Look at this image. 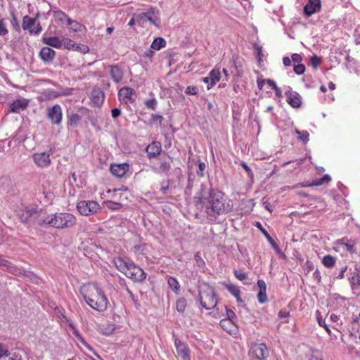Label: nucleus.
Here are the masks:
<instances>
[{
  "label": "nucleus",
  "instance_id": "nucleus-1",
  "mask_svg": "<svg viewBox=\"0 0 360 360\" xmlns=\"http://www.w3.org/2000/svg\"><path fill=\"white\" fill-rule=\"evenodd\" d=\"M194 200L198 205H203L207 217L211 219H215L218 216L227 214L233 210L232 201L218 189L211 188L207 195L205 188L202 187L194 197Z\"/></svg>",
  "mask_w": 360,
  "mask_h": 360
},
{
  "label": "nucleus",
  "instance_id": "nucleus-2",
  "mask_svg": "<svg viewBox=\"0 0 360 360\" xmlns=\"http://www.w3.org/2000/svg\"><path fill=\"white\" fill-rule=\"evenodd\" d=\"M82 294L92 309L103 312L107 309L108 300L103 291L96 284H89L82 288Z\"/></svg>",
  "mask_w": 360,
  "mask_h": 360
},
{
  "label": "nucleus",
  "instance_id": "nucleus-3",
  "mask_svg": "<svg viewBox=\"0 0 360 360\" xmlns=\"http://www.w3.org/2000/svg\"><path fill=\"white\" fill-rule=\"evenodd\" d=\"M76 217L68 212H56L40 219V224L58 229L72 228L76 224Z\"/></svg>",
  "mask_w": 360,
  "mask_h": 360
},
{
  "label": "nucleus",
  "instance_id": "nucleus-4",
  "mask_svg": "<svg viewBox=\"0 0 360 360\" xmlns=\"http://www.w3.org/2000/svg\"><path fill=\"white\" fill-rule=\"evenodd\" d=\"M113 264L120 272L134 281L142 282L146 278L144 271L132 262L117 257L114 259Z\"/></svg>",
  "mask_w": 360,
  "mask_h": 360
},
{
  "label": "nucleus",
  "instance_id": "nucleus-5",
  "mask_svg": "<svg viewBox=\"0 0 360 360\" xmlns=\"http://www.w3.org/2000/svg\"><path fill=\"white\" fill-rule=\"evenodd\" d=\"M149 22L156 27H160L161 25L160 13L156 8H150L146 12H143L136 14V22L142 27Z\"/></svg>",
  "mask_w": 360,
  "mask_h": 360
},
{
  "label": "nucleus",
  "instance_id": "nucleus-6",
  "mask_svg": "<svg viewBox=\"0 0 360 360\" xmlns=\"http://www.w3.org/2000/svg\"><path fill=\"white\" fill-rule=\"evenodd\" d=\"M200 304L207 310L214 309L217 304V295L214 289L205 285L199 292Z\"/></svg>",
  "mask_w": 360,
  "mask_h": 360
},
{
  "label": "nucleus",
  "instance_id": "nucleus-7",
  "mask_svg": "<svg viewBox=\"0 0 360 360\" xmlns=\"http://www.w3.org/2000/svg\"><path fill=\"white\" fill-rule=\"evenodd\" d=\"M77 209L84 216L96 214L101 209L99 204L94 200H82L77 202Z\"/></svg>",
  "mask_w": 360,
  "mask_h": 360
},
{
  "label": "nucleus",
  "instance_id": "nucleus-8",
  "mask_svg": "<svg viewBox=\"0 0 360 360\" xmlns=\"http://www.w3.org/2000/svg\"><path fill=\"white\" fill-rule=\"evenodd\" d=\"M175 355L181 360H191V349L188 344L177 338H174Z\"/></svg>",
  "mask_w": 360,
  "mask_h": 360
},
{
  "label": "nucleus",
  "instance_id": "nucleus-9",
  "mask_svg": "<svg viewBox=\"0 0 360 360\" xmlns=\"http://www.w3.org/2000/svg\"><path fill=\"white\" fill-rule=\"evenodd\" d=\"M250 354L258 359H264L269 356V351L265 344L255 343L251 346Z\"/></svg>",
  "mask_w": 360,
  "mask_h": 360
},
{
  "label": "nucleus",
  "instance_id": "nucleus-10",
  "mask_svg": "<svg viewBox=\"0 0 360 360\" xmlns=\"http://www.w3.org/2000/svg\"><path fill=\"white\" fill-rule=\"evenodd\" d=\"M120 101L127 104L134 103L136 99V94L134 89L124 86L120 89L118 92Z\"/></svg>",
  "mask_w": 360,
  "mask_h": 360
},
{
  "label": "nucleus",
  "instance_id": "nucleus-11",
  "mask_svg": "<svg viewBox=\"0 0 360 360\" xmlns=\"http://www.w3.org/2000/svg\"><path fill=\"white\" fill-rule=\"evenodd\" d=\"M47 117L53 124H60L62 121L63 112L61 107L56 104L47 109Z\"/></svg>",
  "mask_w": 360,
  "mask_h": 360
},
{
  "label": "nucleus",
  "instance_id": "nucleus-12",
  "mask_svg": "<svg viewBox=\"0 0 360 360\" xmlns=\"http://www.w3.org/2000/svg\"><path fill=\"white\" fill-rule=\"evenodd\" d=\"M34 162L39 167H48L51 162L50 153L47 152L35 153L32 155Z\"/></svg>",
  "mask_w": 360,
  "mask_h": 360
},
{
  "label": "nucleus",
  "instance_id": "nucleus-13",
  "mask_svg": "<svg viewBox=\"0 0 360 360\" xmlns=\"http://www.w3.org/2000/svg\"><path fill=\"white\" fill-rule=\"evenodd\" d=\"M29 101L22 98L14 101L9 105L8 112L20 113L27 108Z\"/></svg>",
  "mask_w": 360,
  "mask_h": 360
},
{
  "label": "nucleus",
  "instance_id": "nucleus-14",
  "mask_svg": "<svg viewBox=\"0 0 360 360\" xmlns=\"http://www.w3.org/2000/svg\"><path fill=\"white\" fill-rule=\"evenodd\" d=\"M287 102L292 108H300L302 105V97L296 91H288L285 92Z\"/></svg>",
  "mask_w": 360,
  "mask_h": 360
},
{
  "label": "nucleus",
  "instance_id": "nucleus-15",
  "mask_svg": "<svg viewBox=\"0 0 360 360\" xmlns=\"http://www.w3.org/2000/svg\"><path fill=\"white\" fill-rule=\"evenodd\" d=\"M321 8L320 0H309L304 7V11L307 16L318 12Z\"/></svg>",
  "mask_w": 360,
  "mask_h": 360
},
{
  "label": "nucleus",
  "instance_id": "nucleus-16",
  "mask_svg": "<svg viewBox=\"0 0 360 360\" xmlns=\"http://www.w3.org/2000/svg\"><path fill=\"white\" fill-rule=\"evenodd\" d=\"M129 168V165L127 163L112 165L110 167V172L112 175L117 177H122Z\"/></svg>",
  "mask_w": 360,
  "mask_h": 360
},
{
  "label": "nucleus",
  "instance_id": "nucleus-17",
  "mask_svg": "<svg viewBox=\"0 0 360 360\" xmlns=\"http://www.w3.org/2000/svg\"><path fill=\"white\" fill-rule=\"evenodd\" d=\"M257 286L259 289V291L257 294L258 302L260 304H264L267 301L266 283L263 280H259L257 281Z\"/></svg>",
  "mask_w": 360,
  "mask_h": 360
},
{
  "label": "nucleus",
  "instance_id": "nucleus-18",
  "mask_svg": "<svg viewBox=\"0 0 360 360\" xmlns=\"http://www.w3.org/2000/svg\"><path fill=\"white\" fill-rule=\"evenodd\" d=\"M109 68L112 79L115 83L120 82L123 79V72L121 68L117 65H110Z\"/></svg>",
  "mask_w": 360,
  "mask_h": 360
},
{
  "label": "nucleus",
  "instance_id": "nucleus-19",
  "mask_svg": "<svg viewBox=\"0 0 360 360\" xmlns=\"http://www.w3.org/2000/svg\"><path fill=\"white\" fill-rule=\"evenodd\" d=\"M91 102L96 106H100L104 101V94L100 89H95L91 92Z\"/></svg>",
  "mask_w": 360,
  "mask_h": 360
},
{
  "label": "nucleus",
  "instance_id": "nucleus-20",
  "mask_svg": "<svg viewBox=\"0 0 360 360\" xmlns=\"http://www.w3.org/2000/svg\"><path fill=\"white\" fill-rule=\"evenodd\" d=\"M39 56L42 60L49 62L54 58L56 52L50 47L45 46L41 49Z\"/></svg>",
  "mask_w": 360,
  "mask_h": 360
},
{
  "label": "nucleus",
  "instance_id": "nucleus-21",
  "mask_svg": "<svg viewBox=\"0 0 360 360\" xmlns=\"http://www.w3.org/2000/svg\"><path fill=\"white\" fill-rule=\"evenodd\" d=\"M146 151L149 158H155L160 153L161 146L158 142H153L147 147Z\"/></svg>",
  "mask_w": 360,
  "mask_h": 360
},
{
  "label": "nucleus",
  "instance_id": "nucleus-22",
  "mask_svg": "<svg viewBox=\"0 0 360 360\" xmlns=\"http://www.w3.org/2000/svg\"><path fill=\"white\" fill-rule=\"evenodd\" d=\"M221 77V72L219 69L216 68L212 70L209 73V79H210V84L207 85V89H210L218 82Z\"/></svg>",
  "mask_w": 360,
  "mask_h": 360
},
{
  "label": "nucleus",
  "instance_id": "nucleus-23",
  "mask_svg": "<svg viewBox=\"0 0 360 360\" xmlns=\"http://www.w3.org/2000/svg\"><path fill=\"white\" fill-rule=\"evenodd\" d=\"M256 226L262 231V233L265 236L267 240L271 245V247L276 251L277 253L281 252V250L278 245L274 242L270 235L267 233V231L262 227V224L259 222L256 223Z\"/></svg>",
  "mask_w": 360,
  "mask_h": 360
},
{
  "label": "nucleus",
  "instance_id": "nucleus-24",
  "mask_svg": "<svg viewBox=\"0 0 360 360\" xmlns=\"http://www.w3.org/2000/svg\"><path fill=\"white\" fill-rule=\"evenodd\" d=\"M172 162V160L170 157L165 156V158H160V171L163 173H167L170 169Z\"/></svg>",
  "mask_w": 360,
  "mask_h": 360
},
{
  "label": "nucleus",
  "instance_id": "nucleus-25",
  "mask_svg": "<svg viewBox=\"0 0 360 360\" xmlns=\"http://www.w3.org/2000/svg\"><path fill=\"white\" fill-rule=\"evenodd\" d=\"M43 42L48 46L55 48H60L63 45L62 41L56 37H44Z\"/></svg>",
  "mask_w": 360,
  "mask_h": 360
},
{
  "label": "nucleus",
  "instance_id": "nucleus-26",
  "mask_svg": "<svg viewBox=\"0 0 360 360\" xmlns=\"http://www.w3.org/2000/svg\"><path fill=\"white\" fill-rule=\"evenodd\" d=\"M36 24V20L34 18H32L28 15H25L23 17L22 27L25 30H29L31 33V30H33V27H34Z\"/></svg>",
  "mask_w": 360,
  "mask_h": 360
},
{
  "label": "nucleus",
  "instance_id": "nucleus-27",
  "mask_svg": "<svg viewBox=\"0 0 360 360\" xmlns=\"http://www.w3.org/2000/svg\"><path fill=\"white\" fill-rule=\"evenodd\" d=\"M167 284L169 285L171 290L176 294H179L180 292V285L176 278L174 277H169L167 279Z\"/></svg>",
  "mask_w": 360,
  "mask_h": 360
},
{
  "label": "nucleus",
  "instance_id": "nucleus-28",
  "mask_svg": "<svg viewBox=\"0 0 360 360\" xmlns=\"http://www.w3.org/2000/svg\"><path fill=\"white\" fill-rule=\"evenodd\" d=\"M220 326L226 332L231 333L235 326L234 321L230 319H221L220 321Z\"/></svg>",
  "mask_w": 360,
  "mask_h": 360
},
{
  "label": "nucleus",
  "instance_id": "nucleus-29",
  "mask_svg": "<svg viewBox=\"0 0 360 360\" xmlns=\"http://www.w3.org/2000/svg\"><path fill=\"white\" fill-rule=\"evenodd\" d=\"M166 45V41L162 37L155 38L151 44V48L155 50H160L165 47Z\"/></svg>",
  "mask_w": 360,
  "mask_h": 360
},
{
  "label": "nucleus",
  "instance_id": "nucleus-30",
  "mask_svg": "<svg viewBox=\"0 0 360 360\" xmlns=\"http://www.w3.org/2000/svg\"><path fill=\"white\" fill-rule=\"evenodd\" d=\"M336 262V258L331 255H326L322 259L323 264L328 268L333 267Z\"/></svg>",
  "mask_w": 360,
  "mask_h": 360
},
{
  "label": "nucleus",
  "instance_id": "nucleus-31",
  "mask_svg": "<svg viewBox=\"0 0 360 360\" xmlns=\"http://www.w3.org/2000/svg\"><path fill=\"white\" fill-rule=\"evenodd\" d=\"M224 285L227 290L234 297H238L240 294V290L238 286L231 283H224Z\"/></svg>",
  "mask_w": 360,
  "mask_h": 360
},
{
  "label": "nucleus",
  "instance_id": "nucleus-32",
  "mask_svg": "<svg viewBox=\"0 0 360 360\" xmlns=\"http://www.w3.org/2000/svg\"><path fill=\"white\" fill-rule=\"evenodd\" d=\"M82 117L77 113H72L69 116V124L72 127H76L80 122Z\"/></svg>",
  "mask_w": 360,
  "mask_h": 360
},
{
  "label": "nucleus",
  "instance_id": "nucleus-33",
  "mask_svg": "<svg viewBox=\"0 0 360 360\" xmlns=\"http://www.w3.org/2000/svg\"><path fill=\"white\" fill-rule=\"evenodd\" d=\"M186 300L184 297L177 300L176 302V310L179 312H184L186 307Z\"/></svg>",
  "mask_w": 360,
  "mask_h": 360
},
{
  "label": "nucleus",
  "instance_id": "nucleus-34",
  "mask_svg": "<svg viewBox=\"0 0 360 360\" xmlns=\"http://www.w3.org/2000/svg\"><path fill=\"white\" fill-rule=\"evenodd\" d=\"M3 360H22V356L17 352H8Z\"/></svg>",
  "mask_w": 360,
  "mask_h": 360
},
{
  "label": "nucleus",
  "instance_id": "nucleus-35",
  "mask_svg": "<svg viewBox=\"0 0 360 360\" xmlns=\"http://www.w3.org/2000/svg\"><path fill=\"white\" fill-rule=\"evenodd\" d=\"M54 18L56 21L63 22L64 20H68V15L61 11L54 12Z\"/></svg>",
  "mask_w": 360,
  "mask_h": 360
},
{
  "label": "nucleus",
  "instance_id": "nucleus-36",
  "mask_svg": "<svg viewBox=\"0 0 360 360\" xmlns=\"http://www.w3.org/2000/svg\"><path fill=\"white\" fill-rule=\"evenodd\" d=\"M350 283L353 290L360 286V275L358 274L350 278Z\"/></svg>",
  "mask_w": 360,
  "mask_h": 360
},
{
  "label": "nucleus",
  "instance_id": "nucleus-37",
  "mask_svg": "<svg viewBox=\"0 0 360 360\" xmlns=\"http://www.w3.org/2000/svg\"><path fill=\"white\" fill-rule=\"evenodd\" d=\"M296 134L299 135V139L306 143L309 141V134L307 131L296 130Z\"/></svg>",
  "mask_w": 360,
  "mask_h": 360
},
{
  "label": "nucleus",
  "instance_id": "nucleus-38",
  "mask_svg": "<svg viewBox=\"0 0 360 360\" xmlns=\"http://www.w3.org/2000/svg\"><path fill=\"white\" fill-rule=\"evenodd\" d=\"M144 104L147 108L155 110L157 105V101L155 98L148 99L145 101Z\"/></svg>",
  "mask_w": 360,
  "mask_h": 360
},
{
  "label": "nucleus",
  "instance_id": "nucleus-39",
  "mask_svg": "<svg viewBox=\"0 0 360 360\" xmlns=\"http://www.w3.org/2000/svg\"><path fill=\"white\" fill-rule=\"evenodd\" d=\"M321 63V59L316 56V55H314L310 58V65L316 69Z\"/></svg>",
  "mask_w": 360,
  "mask_h": 360
},
{
  "label": "nucleus",
  "instance_id": "nucleus-40",
  "mask_svg": "<svg viewBox=\"0 0 360 360\" xmlns=\"http://www.w3.org/2000/svg\"><path fill=\"white\" fill-rule=\"evenodd\" d=\"M198 92V88L195 86H188L185 90V93L187 95H197Z\"/></svg>",
  "mask_w": 360,
  "mask_h": 360
},
{
  "label": "nucleus",
  "instance_id": "nucleus-41",
  "mask_svg": "<svg viewBox=\"0 0 360 360\" xmlns=\"http://www.w3.org/2000/svg\"><path fill=\"white\" fill-rule=\"evenodd\" d=\"M8 32L6 28V22L4 19H0V36H4Z\"/></svg>",
  "mask_w": 360,
  "mask_h": 360
},
{
  "label": "nucleus",
  "instance_id": "nucleus-42",
  "mask_svg": "<svg viewBox=\"0 0 360 360\" xmlns=\"http://www.w3.org/2000/svg\"><path fill=\"white\" fill-rule=\"evenodd\" d=\"M293 70L297 75H302L305 71V66L303 64L295 65Z\"/></svg>",
  "mask_w": 360,
  "mask_h": 360
},
{
  "label": "nucleus",
  "instance_id": "nucleus-43",
  "mask_svg": "<svg viewBox=\"0 0 360 360\" xmlns=\"http://www.w3.org/2000/svg\"><path fill=\"white\" fill-rule=\"evenodd\" d=\"M75 50L82 53H86L89 52V48L86 45L77 44Z\"/></svg>",
  "mask_w": 360,
  "mask_h": 360
},
{
  "label": "nucleus",
  "instance_id": "nucleus-44",
  "mask_svg": "<svg viewBox=\"0 0 360 360\" xmlns=\"http://www.w3.org/2000/svg\"><path fill=\"white\" fill-rule=\"evenodd\" d=\"M0 266L4 267L6 269L8 270L12 267V264L0 256Z\"/></svg>",
  "mask_w": 360,
  "mask_h": 360
},
{
  "label": "nucleus",
  "instance_id": "nucleus-45",
  "mask_svg": "<svg viewBox=\"0 0 360 360\" xmlns=\"http://www.w3.org/2000/svg\"><path fill=\"white\" fill-rule=\"evenodd\" d=\"M234 275L239 281H244L247 278V274L240 271L235 270Z\"/></svg>",
  "mask_w": 360,
  "mask_h": 360
},
{
  "label": "nucleus",
  "instance_id": "nucleus-46",
  "mask_svg": "<svg viewBox=\"0 0 360 360\" xmlns=\"http://www.w3.org/2000/svg\"><path fill=\"white\" fill-rule=\"evenodd\" d=\"M317 319H318V323H319V326L323 327L326 329V330L330 334V330L328 328V326L326 325L325 320L323 319L321 317H319V316L317 317Z\"/></svg>",
  "mask_w": 360,
  "mask_h": 360
},
{
  "label": "nucleus",
  "instance_id": "nucleus-47",
  "mask_svg": "<svg viewBox=\"0 0 360 360\" xmlns=\"http://www.w3.org/2000/svg\"><path fill=\"white\" fill-rule=\"evenodd\" d=\"M8 352V350L6 349V347L0 343V359H4Z\"/></svg>",
  "mask_w": 360,
  "mask_h": 360
},
{
  "label": "nucleus",
  "instance_id": "nucleus-48",
  "mask_svg": "<svg viewBox=\"0 0 360 360\" xmlns=\"http://www.w3.org/2000/svg\"><path fill=\"white\" fill-rule=\"evenodd\" d=\"M226 309L227 318H226L225 319H230V321H234V319H236V314L232 310L228 309L227 308Z\"/></svg>",
  "mask_w": 360,
  "mask_h": 360
},
{
  "label": "nucleus",
  "instance_id": "nucleus-49",
  "mask_svg": "<svg viewBox=\"0 0 360 360\" xmlns=\"http://www.w3.org/2000/svg\"><path fill=\"white\" fill-rule=\"evenodd\" d=\"M69 326L72 329L73 334L75 335V337L77 338L79 340L83 341V339H82L81 335L79 334V331L77 330V328H75L74 324L72 323H70Z\"/></svg>",
  "mask_w": 360,
  "mask_h": 360
},
{
  "label": "nucleus",
  "instance_id": "nucleus-50",
  "mask_svg": "<svg viewBox=\"0 0 360 360\" xmlns=\"http://www.w3.org/2000/svg\"><path fill=\"white\" fill-rule=\"evenodd\" d=\"M65 45L68 49L75 50L77 44L72 40L67 39Z\"/></svg>",
  "mask_w": 360,
  "mask_h": 360
},
{
  "label": "nucleus",
  "instance_id": "nucleus-51",
  "mask_svg": "<svg viewBox=\"0 0 360 360\" xmlns=\"http://www.w3.org/2000/svg\"><path fill=\"white\" fill-rule=\"evenodd\" d=\"M313 278L316 283H320L321 281V276L320 271L316 269L313 274Z\"/></svg>",
  "mask_w": 360,
  "mask_h": 360
},
{
  "label": "nucleus",
  "instance_id": "nucleus-52",
  "mask_svg": "<svg viewBox=\"0 0 360 360\" xmlns=\"http://www.w3.org/2000/svg\"><path fill=\"white\" fill-rule=\"evenodd\" d=\"M195 260L196 262V264L199 266H202L203 265H205V262L202 259V258L200 257L199 253H197V254L195 255Z\"/></svg>",
  "mask_w": 360,
  "mask_h": 360
},
{
  "label": "nucleus",
  "instance_id": "nucleus-53",
  "mask_svg": "<svg viewBox=\"0 0 360 360\" xmlns=\"http://www.w3.org/2000/svg\"><path fill=\"white\" fill-rule=\"evenodd\" d=\"M42 30L41 26L39 23L35 24L34 27H33V30H31V34H38Z\"/></svg>",
  "mask_w": 360,
  "mask_h": 360
},
{
  "label": "nucleus",
  "instance_id": "nucleus-54",
  "mask_svg": "<svg viewBox=\"0 0 360 360\" xmlns=\"http://www.w3.org/2000/svg\"><path fill=\"white\" fill-rule=\"evenodd\" d=\"M347 269V266H344L342 267L341 270L340 271L338 275L336 276L337 279H342L345 276V273Z\"/></svg>",
  "mask_w": 360,
  "mask_h": 360
},
{
  "label": "nucleus",
  "instance_id": "nucleus-55",
  "mask_svg": "<svg viewBox=\"0 0 360 360\" xmlns=\"http://www.w3.org/2000/svg\"><path fill=\"white\" fill-rule=\"evenodd\" d=\"M291 58H292V61H293L294 63H297L301 62L302 60L301 55H300L298 53H293L292 55Z\"/></svg>",
  "mask_w": 360,
  "mask_h": 360
},
{
  "label": "nucleus",
  "instance_id": "nucleus-56",
  "mask_svg": "<svg viewBox=\"0 0 360 360\" xmlns=\"http://www.w3.org/2000/svg\"><path fill=\"white\" fill-rule=\"evenodd\" d=\"M68 25H70L74 30H77V27L79 25L78 22L68 18Z\"/></svg>",
  "mask_w": 360,
  "mask_h": 360
},
{
  "label": "nucleus",
  "instance_id": "nucleus-57",
  "mask_svg": "<svg viewBox=\"0 0 360 360\" xmlns=\"http://www.w3.org/2000/svg\"><path fill=\"white\" fill-rule=\"evenodd\" d=\"M240 165L244 168L249 176H252L253 174L252 170L245 162H241Z\"/></svg>",
  "mask_w": 360,
  "mask_h": 360
},
{
  "label": "nucleus",
  "instance_id": "nucleus-58",
  "mask_svg": "<svg viewBox=\"0 0 360 360\" xmlns=\"http://www.w3.org/2000/svg\"><path fill=\"white\" fill-rule=\"evenodd\" d=\"M112 118L115 119L121 115V110L119 108H114L111 111Z\"/></svg>",
  "mask_w": 360,
  "mask_h": 360
},
{
  "label": "nucleus",
  "instance_id": "nucleus-59",
  "mask_svg": "<svg viewBox=\"0 0 360 360\" xmlns=\"http://www.w3.org/2000/svg\"><path fill=\"white\" fill-rule=\"evenodd\" d=\"M288 316H289V312L286 310H281L278 312V317L280 319H283V318L288 317Z\"/></svg>",
  "mask_w": 360,
  "mask_h": 360
},
{
  "label": "nucleus",
  "instance_id": "nucleus-60",
  "mask_svg": "<svg viewBox=\"0 0 360 360\" xmlns=\"http://www.w3.org/2000/svg\"><path fill=\"white\" fill-rule=\"evenodd\" d=\"M152 119L153 121H159L160 122H161L162 120H163V117L160 115L155 114L152 115Z\"/></svg>",
  "mask_w": 360,
  "mask_h": 360
},
{
  "label": "nucleus",
  "instance_id": "nucleus-61",
  "mask_svg": "<svg viewBox=\"0 0 360 360\" xmlns=\"http://www.w3.org/2000/svg\"><path fill=\"white\" fill-rule=\"evenodd\" d=\"M283 63L285 66L291 65L292 59H290L288 57H284L283 58Z\"/></svg>",
  "mask_w": 360,
  "mask_h": 360
},
{
  "label": "nucleus",
  "instance_id": "nucleus-62",
  "mask_svg": "<svg viewBox=\"0 0 360 360\" xmlns=\"http://www.w3.org/2000/svg\"><path fill=\"white\" fill-rule=\"evenodd\" d=\"M136 22V14L134 15V17L130 20V21L128 23V25L130 27L134 26Z\"/></svg>",
  "mask_w": 360,
  "mask_h": 360
},
{
  "label": "nucleus",
  "instance_id": "nucleus-63",
  "mask_svg": "<svg viewBox=\"0 0 360 360\" xmlns=\"http://www.w3.org/2000/svg\"><path fill=\"white\" fill-rule=\"evenodd\" d=\"M323 181L322 180L321 178L320 179H316L315 181H314V182L312 183L311 185L313 186H320V185H322L323 184Z\"/></svg>",
  "mask_w": 360,
  "mask_h": 360
},
{
  "label": "nucleus",
  "instance_id": "nucleus-64",
  "mask_svg": "<svg viewBox=\"0 0 360 360\" xmlns=\"http://www.w3.org/2000/svg\"><path fill=\"white\" fill-rule=\"evenodd\" d=\"M266 82L272 89L275 88L277 86L276 84L271 79H268L266 80Z\"/></svg>",
  "mask_w": 360,
  "mask_h": 360
}]
</instances>
